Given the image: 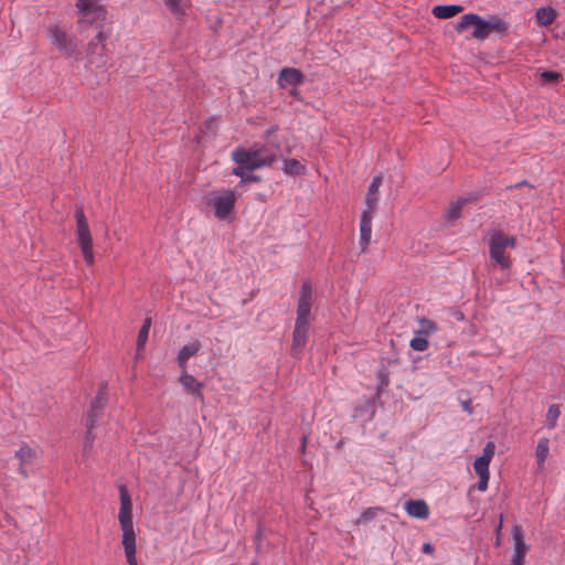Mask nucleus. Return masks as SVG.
Masks as SVG:
<instances>
[{
    "mask_svg": "<svg viewBox=\"0 0 565 565\" xmlns=\"http://www.w3.org/2000/svg\"><path fill=\"white\" fill-rule=\"evenodd\" d=\"M312 302V287L309 282H303L300 289V297L297 306V318L292 332L291 354L294 356L299 355L306 345Z\"/></svg>",
    "mask_w": 565,
    "mask_h": 565,
    "instance_id": "nucleus-1",
    "label": "nucleus"
},
{
    "mask_svg": "<svg viewBox=\"0 0 565 565\" xmlns=\"http://www.w3.org/2000/svg\"><path fill=\"white\" fill-rule=\"evenodd\" d=\"M423 553L429 554L434 551V547L429 543H425L422 547Z\"/></svg>",
    "mask_w": 565,
    "mask_h": 565,
    "instance_id": "nucleus-38",
    "label": "nucleus"
},
{
    "mask_svg": "<svg viewBox=\"0 0 565 565\" xmlns=\"http://www.w3.org/2000/svg\"><path fill=\"white\" fill-rule=\"evenodd\" d=\"M247 170H244V177H241L242 178V182H255V181H258V177L256 175H253V174H247L246 173Z\"/></svg>",
    "mask_w": 565,
    "mask_h": 565,
    "instance_id": "nucleus-36",
    "label": "nucleus"
},
{
    "mask_svg": "<svg viewBox=\"0 0 565 565\" xmlns=\"http://www.w3.org/2000/svg\"><path fill=\"white\" fill-rule=\"evenodd\" d=\"M15 457L20 461L19 473L22 477L26 478L28 472L25 470V467L32 465L35 461V459L38 458V451L28 445H22L19 448V450H17Z\"/></svg>",
    "mask_w": 565,
    "mask_h": 565,
    "instance_id": "nucleus-14",
    "label": "nucleus"
},
{
    "mask_svg": "<svg viewBox=\"0 0 565 565\" xmlns=\"http://www.w3.org/2000/svg\"><path fill=\"white\" fill-rule=\"evenodd\" d=\"M548 452H550V441L547 438H541L539 441H537V446H536V449H535V456H536V460H537V468L539 470H543L544 469V463H545V460L548 456Z\"/></svg>",
    "mask_w": 565,
    "mask_h": 565,
    "instance_id": "nucleus-24",
    "label": "nucleus"
},
{
    "mask_svg": "<svg viewBox=\"0 0 565 565\" xmlns=\"http://www.w3.org/2000/svg\"><path fill=\"white\" fill-rule=\"evenodd\" d=\"M75 220L78 246L82 250L85 263L87 265H92L94 263L93 238L87 218L81 206L75 210Z\"/></svg>",
    "mask_w": 565,
    "mask_h": 565,
    "instance_id": "nucleus-7",
    "label": "nucleus"
},
{
    "mask_svg": "<svg viewBox=\"0 0 565 565\" xmlns=\"http://www.w3.org/2000/svg\"><path fill=\"white\" fill-rule=\"evenodd\" d=\"M470 28L472 29L471 38L483 41L491 33L505 34L509 29V23L495 15L484 20L478 14L468 13L461 17L456 25V31L462 33Z\"/></svg>",
    "mask_w": 565,
    "mask_h": 565,
    "instance_id": "nucleus-4",
    "label": "nucleus"
},
{
    "mask_svg": "<svg viewBox=\"0 0 565 565\" xmlns=\"http://www.w3.org/2000/svg\"><path fill=\"white\" fill-rule=\"evenodd\" d=\"M236 202L235 193L231 190L222 193L212 192L207 196V204L213 206L214 214L220 220H225L234 210Z\"/></svg>",
    "mask_w": 565,
    "mask_h": 565,
    "instance_id": "nucleus-9",
    "label": "nucleus"
},
{
    "mask_svg": "<svg viewBox=\"0 0 565 565\" xmlns=\"http://www.w3.org/2000/svg\"><path fill=\"white\" fill-rule=\"evenodd\" d=\"M463 11L459 4L436 6L433 8V14L439 19H449Z\"/></svg>",
    "mask_w": 565,
    "mask_h": 565,
    "instance_id": "nucleus-22",
    "label": "nucleus"
},
{
    "mask_svg": "<svg viewBox=\"0 0 565 565\" xmlns=\"http://www.w3.org/2000/svg\"><path fill=\"white\" fill-rule=\"evenodd\" d=\"M373 216L374 214L370 213V211H363L361 214L359 245L362 253L366 250L371 242Z\"/></svg>",
    "mask_w": 565,
    "mask_h": 565,
    "instance_id": "nucleus-12",
    "label": "nucleus"
},
{
    "mask_svg": "<svg viewBox=\"0 0 565 565\" xmlns=\"http://www.w3.org/2000/svg\"><path fill=\"white\" fill-rule=\"evenodd\" d=\"M502 524H503V516L501 515L500 516V522H499V524L497 525V529H495L497 533H499L501 531Z\"/></svg>",
    "mask_w": 565,
    "mask_h": 565,
    "instance_id": "nucleus-41",
    "label": "nucleus"
},
{
    "mask_svg": "<svg viewBox=\"0 0 565 565\" xmlns=\"http://www.w3.org/2000/svg\"><path fill=\"white\" fill-rule=\"evenodd\" d=\"M461 405L463 411L468 412L469 414L472 413L471 401H465L461 403Z\"/></svg>",
    "mask_w": 565,
    "mask_h": 565,
    "instance_id": "nucleus-37",
    "label": "nucleus"
},
{
    "mask_svg": "<svg viewBox=\"0 0 565 565\" xmlns=\"http://www.w3.org/2000/svg\"><path fill=\"white\" fill-rule=\"evenodd\" d=\"M512 537L514 543L511 565H524L525 555L530 546L524 542V533L520 525L512 529Z\"/></svg>",
    "mask_w": 565,
    "mask_h": 565,
    "instance_id": "nucleus-10",
    "label": "nucleus"
},
{
    "mask_svg": "<svg viewBox=\"0 0 565 565\" xmlns=\"http://www.w3.org/2000/svg\"><path fill=\"white\" fill-rule=\"evenodd\" d=\"M489 478H490V475L479 477V482L477 486L479 491L484 492L488 489Z\"/></svg>",
    "mask_w": 565,
    "mask_h": 565,
    "instance_id": "nucleus-35",
    "label": "nucleus"
},
{
    "mask_svg": "<svg viewBox=\"0 0 565 565\" xmlns=\"http://www.w3.org/2000/svg\"><path fill=\"white\" fill-rule=\"evenodd\" d=\"M541 77L547 83H557L561 81L562 75L558 72L545 71L541 74Z\"/></svg>",
    "mask_w": 565,
    "mask_h": 565,
    "instance_id": "nucleus-32",
    "label": "nucleus"
},
{
    "mask_svg": "<svg viewBox=\"0 0 565 565\" xmlns=\"http://www.w3.org/2000/svg\"><path fill=\"white\" fill-rule=\"evenodd\" d=\"M150 327H151V319L150 318L145 319L143 324L141 326V328H146V331L149 332Z\"/></svg>",
    "mask_w": 565,
    "mask_h": 565,
    "instance_id": "nucleus-40",
    "label": "nucleus"
},
{
    "mask_svg": "<svg viewBox=\"0 0 565 565\" xmlns=\"http://www.w3.org/2000/svg\"><path fill=\"white\" fill-rule=\"evenodd\" d=\"M150 327H151V319L150 318L145 319L143 324L141 326V328H146V331L149 332Z\"/></svg>",
    "mask_w": 565,
    "mask_h": 565,
    "instance_id": "nucleus-39",
    "label": "nucleus"
},
{
    "mask_svg": "<svg viewBox=\"0 0 565 565\" xmlns=\"http://www.w3.org/2000/svg\"><path fill=\"white\" fill-rule=\"evenodd\" d=\"M523 184H526V182H520V183H516L514 186H515V188H519V186H521V185H523Z\"/></svg>",
    "mask_w": 565,
    "mask_h": 565,
    "instance_id": "nucleus-42",
    "label": "nucleus"
},
{
    "mask_svg": "<svg viewBox=\"0 0 565 565\" xmlns=\"http://www.w3.org/2000/svg\"><path fill=\"white\" fill-rule=\"evenodd\" d=\"M305 79L303 74L297 68L286 67L279 73L278 84L280 87L296 86Z\"/></svg>",
    "mask_w": 565,
    "mask_h": 565,
    "instance_id": "nucleus-16",
    "label": "nucleus"
},
{
    "mask_svg": "<svg viewBox=\"0 0 565 565\" xmlns=\"http://www.w3.org/2000/svg\"><path fill=\"white\" fill-rule=\"evenodd\" d=\"M489 254L490 257L502 268L507 269L511 266L510 256L505 254L508 247L516 246V238L504 234L502 231H493L489 233Z\"/></svg>",
    "mask_w": 565,
    "mask_h": 565,
    "instance_id": "nucleus-5",
    "label": "nucleus"
},
{
    "mask_svg": "<svg viewBox=\"0 0 565 565\" xmlns=\"http://www.w3.org/2000/svg\"><path fill=\"white\" fill-rule=\"evenodd\" d=\"M149 332L146 331V328H140L137 339V350L140 351L146 345V342L148 340Z\"/></svg>",
    "mask_w": 565,
    "mask_h": 565,
    "instance_id": "nucleus-34",
    "label": "nucleus"
},
{
    "mask_svg": "<svg viewBox=\"0 0 565 565\" xmlns=\"http://www.w3.org/2000/svg\"><path fill=\"white\" fill-rule=\"evenodd\" d=\"M201 342L193 340L183 345L177 355V362L181 370H186V364L190 358L194 356L201 350Z\"/></svg>",
    "mask_w": 565,
    "mask_h": 565,
    "instance_id": "nucleus-17",
    "label": "nucleus"
},
{
    "mask_svg": "<svg viewBox=\"0 0 565 565\" xmlns=\"http://www.w3.org/2000/svg\"><path fill=\"white\" fill-rule=\"evenodd\" d=\"M495 445L493 441H488L483 448L482 455L476 458L473 462V469L476 473L480 476L490 475L489 465L494 456Z\"/></svg>",
    "mask_w": 565,
    "mask_h": 565,
    "instance_id": "nucleus-11",
    "label": "nucleus"
},
{
    "mask_svg": "<svg viewBox=\"0 0 565 565\" xmlns=\"http://www.w3.org/2000/svg\"><path fill=\"white\" fill-rule=\"evenodd\" d=\"M120 509L118 513V521L122 531L121 543L124 546L127 563L129 565H138L136 559V532L132 521V502L130 494L126 487L119 488Z\"/></svg>",
    "mask_w": 565,
    "mask_h": 565,
    "instance_id": "nucleus-2",
    "label": "nucleus"
},
{
    "mask_svg": "<svg viewBox=\"0 0 565 565\" xmlns=\"http://www.w3.org/2000/svg\"><path fill=\"white\" fill-rule=\"evenodd\" d=\"M561 415L559 406L553 404L548 407L546 413V425L550 429L556 426L557 419Z\"/></svg>",
    "mask_w": 565,
    "mask_h": 565,
    "instance_id": "nucleus-29",
    "label": "nucleus"
},
{
    "mask_svg": "<svg viewBox=\"0 0 565 565\" xmlns=\"http://www.w3.org/2000/svg\"><path fill=\"white\" fill-rule=\"evenodd\" d=\"M86 427H87V431L85 435L83 450H82V455L84 458L88 457L93 450V445H94V439H95V436L93 434V428L95 427L94 420H92L90 423H86Z\"/></svg>",
    "mask_w": 565,
    "mask_h": 565,
    "instance_id": "nucleus-26",
    "label": "nucleus"
},
{
    "mask_svg": "<svg viewBox=\"0 0 565 565\" xmlns=\"http://www.w3.org/2000/svg\"><path fill=\"white\" fill-rule=\"evenodd\" d=\"M276 157L277 150L265 146H254L249 149L237 148L232 152V159L237 163L232 173L236 177H244V170L254 171L270 166Z\"/></svg>",
    "mask_w": 565,
    "mask_h": 565,
    "instance_id": "nucleus-3",
    "label": "nucleus"
},
{
    "mask_svg": "<svg viewBox=\"0 0 565 565\" xmlns=\"http://www.w3.org/2000/svg\"><path fill=\"white\" fill-rule=\"evenodd\" d=\"M97 34L93 40H95V43L105 44V41L107 40L109 32L106 31L105 26H97Z\"/></svg>",
    "mask_w": 565,
    "mask_h": 565,
    "instance_id": "nucleus-33",
    "label": "nucleus"
},
{
    "mask_svg": "<svg viewBox=\"0 0 565 565\" xmlns=\"http://www.w3.org/2000/svg\"><path fill=\"white\" fill-rule=\"evenodd\" d=\"M558 13L552 7H540L535 12V21L540 26H548L555 22Z\"/></svg>",
    "mask_w": 565,
    "mask_h": 565,
    "instance_id": "nucleus-20",
    "label": "nucleus"
},
{
    "mask_svg": "<svg viewBox=\"0 0 565 565\" xmlns=\"http://www.w3.org/2000/svg\"><path fill=\"white\" fill-rule=\"evenodd\" d=\"M106 403H107L106 394L104 392H99L92 403L90 411L87 415L86 423H90L92 420H94V424H96V419L99 417Z\"/></svg>",
    "mask_w": 565,
    "mask_h": 565,
    "instance_id": "nucleus-21",
    "label": "nucleus"
},
{
    "mask_svg": "<svg viewBox=\"0 0 565 565\" xmlns=\"http://www.w3.org/2000/svg\"><path fill=\"white\" fill-rule=\"evenodd\" d=\"M46 34L56 50L66 57L79 55L77 43L67 35V32L57 24L50 25Z\"/></svg>",
    "mask_w": 565,
    "mask_h": 565,
    "instance_id": "nucleus-8",
    "label": "nucleus"
},
{
    "mask_svg": "<svg viewBox=\"0 0 565 565\" xmlns=\"http://www.w3.org/2000/svg\"><path fill=\"white\" fill-rule=\"evenodd\" d=\"M409 345L413 350L423 352L428 348V340L426 337L415 334V337L411 340Z\"/></svg>",
    "mask_w": 565,
    "mask_h": 565,
    "instance_id": "nucleus-30",
    "label": "nucleus"
},
{
    "mask_svg": "<svg viewBox=\"0 0 565 565\" xmlns=\"http://www.w3.org/2000/svg\"><path fill=\"white\" fill-rule=\"evenodd\" d=\"M106 44L95 43L92 40L87 46V61L96 67H104L106 65Z\"/></svg>",
    "mask_w": 565,
    "mask_h": 565,
    "instance_id": "nucleus-13",
    "label": "nucleus"
},
{
    "mask_svg": "<svg viewBox=\"0 0 565 565\" xmlns=\"http://www.w3.org/2000/svg\"><path fill=\"white\" fill-rule=\"evenodd\" d=\"M99 0H77L76 8L79 14L78 23L88 26H105L107 24V11L98 4Z\"/></svg>",
    "mask_w": 565,
    "mask_h": 565,
    "instance_id": "nucleus-6",
    "label": "nucleus"
},
{
    "mask_svg": "<svg viewBox=\"0 0 565 565\" xmlns=\"http://www.w3.org/2000/svg\"><path fill=\"white\" fill-rule=\"evenodd\" d=\"M404 509L412 518L425 520L429 515L428 504L424 500H408L405 502Z\"/></svg>",
    "mask_w": 565,
    "mask_h": 565,
    "instance_id": "nucleus-19",
    "label": "nucleus"
},
{
    "mask_svg": "<svg viewBox=\"0 0 565 565\" xmlns=\"http://www.w3.org/2000/svg\"><path fill=\"white\" fill-rule=\"evenodd\" d=\"M469 201L468 198H460L452 202L446 210L445 217L449 221H455L460 217L462 206Z\"/></svg>",
    "mask_w": 565,
    "mask_h": 565,
    "instance_id": "nucleus-25",
    "label": "nucleus"
},
{
    "mask_svg": "<svg viewBox=\"0 0 565 565\" xmlns=\"http://www.w3.org/2000/svg\"><path fill=\"white\" fill-rule=\"evenodd\" d=\"M379 511H381L380 508L366 509L355 521V525L366 524L369 521L373 520L376 516Z\"/></svg>",
    "mask_w": 565,
    "mask_h": 565,
    "instance_id": "nucleus-31",
    "label": "nucleus"
},
{
    "mask_svg": "<svg viewBox=\"0 0 565 565\" xmlns=\"http://www.w3.org/2000/svg\"><path fill=\"white\" fill-rule=\"evenodd\" d=\"M284 171L290 175H298L305 173L306 167L297 159H288L285 160Z\"/></svg>",
    "mask_w": 565,
    "mask_h": 565,
    "instance_id": "nucleus-27",
    "label": "nucleus"
},
{
    "mask_svg": "<svg viewBox=\"0 0 565 565\" xmlns=\"http://www.w3.org/2000/svg\"><path fill=\"white\" fill-rule=\"evenodd\" d=\"M163 2L175 18H181L185 14V8L182 0H163Z\"/></svg>",
    "mask_w": 565,
    "mask_h": 565,
    "instance_id": "nucleus-28",
    "label": "nucleus"
},
{
    "mask_svg": "<svg viewBox=\"0 0 565 565\" xmlns=\"http://www.w3.org/2000/svg\"><path fill=\"white\" fill-rule=\"evenodd\" d=\"M179 382L189 394H192L203 401V383L199 382L193 375L189 374L186 370H182Z\"/></svg>",
    "mask_w": 565,
    "mask_h": 565,
    "instance_id": "nucleus-15",
    "label": "nucleus"
},
{
    "mask_svg": "<svg viewBox=\"0 0 565 565\" xmlns=\"http://www.w3.org/2000/svg\"><path fill=\"white\" fill-rule=\"evenodd\" d=\"M382 183V177L376 175L373 178L372 182L369 185L367 193L365 196V209L364 211H370V213H375L376 204L379 202V189Z\"/></svg>",
    "mask_w": 565,
    "mask_h": 565,
    "instance_id": "nucleus-18",
    "label": "nucleus"
},
{
    "mask_svg": "<svg viewBox=\"0 0 565 565\" xmlns=\"http://www.w3.org/2000/svg\"><path fill=\"white\" fill-rule=\"evenodd\" d=\"M417 323L418 328L414 331L415 334H419L427 338L439 330L436 322L424 317L419 318L417 320Z\"/></svg>",
    "mask_w": 565,
    "mask_h": 565,
    "instance_id": "nucleus-23",
    "label": "nucleus"
}]
</instances>
